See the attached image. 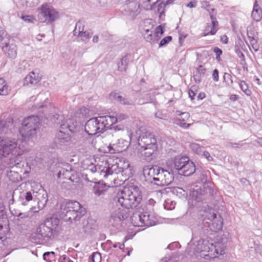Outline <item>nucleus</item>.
<instances>
[{
	"mask_svg": "<svg viewBox=\"0 0 262 262\" xmlns=\"http://www.w3.org/2000/svg\"><path fill=\"white\" fill-rule=\"evenodd\" d=\"M60 221L57 217L46 219L32 231L30 238L34 243L50 246L59 235Z\"/></svg>",
	"mask_w": 262,
	"mask_h": 262,
	"instance_id": "nucleus-1",
	"label": "nucleus"
},
{
	"mask_svg": "<svg viewBox=\"0 0 262 262\" xmlns=\"http://www.w3.org/2000/svg\"><path fill=\"white\" fill-rule=\"evenodd\" d=\"M90 167L92 172H98L104 178H107L109 176L114 173H120L124 177L125 181L133 176V167L128 161L125 159L114 160L110 158L100 161L97 165H90Z\"/></svg>",
	"mask_w": 262,
	"mask_h": 262,
	"instance_id": "nucleus-2",
	"label": "nucleus"
},
{
	"mask_svg": "<svg viewBox=\"0 0 262 262\" xmlns=\"http://www.w3.org/2000/svg\"><path fill=\"white\" fill-rule=\"evenodd\" d=\"M203 206L197 212L196 222L199 232L201 234L208 236L211 232H217L223 228V222L216 220L214 209L208 205V203H203Z\"/></svg>",
	"mask_w": 262,
	"mask_h": 262,
	"instance_id": "nucleus-3",
	"label": "nucleus"
},
{
	"mask_svg": "<svg viewBox=\"0 0 262 262\" xmlns=\"http://www.w3.org/2000/svg\"><path fill=\"white\" fill-rule=\"evenodd\" d=\"M207 173L208 172L204 170L202 167L198 166L193 174L199 183L204 184L203 187L191 192L192 199L197 202L209 203L212 201L216 194V191L213 189L211 185L207 183L208 181Z\"/></svg>",
	"mask_w": 262,
	"mask_h": 262,
	"instance_id": "nucleus-4",
	"label": "nucleus"
},
{
	"mask_svg": "<svg viewBox=\"0 0 262 262\" xmlns=\"http://www.w3.org/2000/svg\"><path fill=\"white\" fill-rule=\"evenodd\" d=\"M116 197L118 203L126 209L136 207L142 198L137 186H132L130 188L124 187L118 192Z\"/></svg>",
	"mask_w": 262,
	"mask_h": 262,
	"instance_id": "nucleus-5",
	"label": "nucleus"
},
{
	"mask_svg": "<svg viewBox=\"0 0 262 262\" xmlns=\"http://www.w3.org/2000/svg\"><path fill=\"white\" fill-rule=\"evenodd\" d=\"M60 217L66 222H77L86 213V209L76 201H69L60 205Z\"/></svg>",
	"mask_w": 262,
	"mask_h": 262,
	"instance_id": "nucleus-6",
	"label": "nucleus"
},
{
	"mask_svg": "<svg viewBox=\"0 0 262 262\" xmlns=\"http://www.w3.org/2000/svg\"><path fill=\"white\" fill-rule=\"evenodd\" d=\"M153 208L150 205H145L140 210L135 211L130 217V221L135 227H150L154 226L157 219L152 213Z\"/></svg>",
	"mask_w": 262,
	"mask_h": 262,
	"instance_id": "nucleus-7",
	"label": "nucleus"
},
{
	"mask_svg": "<svg viewBox=\"0 0 262 262\" xmlns=\"http://www.w3.org/2000/svg\"><path fill=\"white\" fill-rule=\"evenodd\" d=\"M24 151L18 146L17 140L8 137H0V158H14L16 161H19L18 157Z\"/></svg>",
	"mask_w": 262,
	"mask_h": 262,
	"instance_id": "nucleus-8",
	"label": "nucleus"
},
{
	"mask_svg": "<svg viewBox=\"0 0 262 262\" xmlns=\"http://www.w3.org/2000/svg\"><path fill=\"white\" fill-rule=\"evenodd\" d=\"M108 127L105 116H100L88 120L84 125V131L95 136L97 134L104 132Z\"/></svg>",
	"mask_w": 262,
	"mask_h": 262,
	"instance_id": "nucleus-9",
	"label": "nucleus"
},
{
	"mask_svg": "<svg viewBox=\"0 0 262 262\" xmlns=\"http://www.w3.org/2000/svg\"><path fill=\"white\" fill-rule=\"evenodd\" d=\"M39 124V118L37 116H29L23 121L22 125L19 129V134L25 139L32 137L36 134Z\"/></svg>",
	"mask_w": 262,
	"mask_h": 262,
	"instance_id": "nucleus-10",
	"label": "nucleus"
},
{
	"mask_svg": "<svg viewBox=\"0 0 262 262\" xmlns=\"http://www.w3.org/2000/svg\"><path fill=\"white\" fill-rule=\"evenodd\" d=\"M40 9L38 19L41 23L51 24L59 18V12L47 3L42 4Z\"/></svg>",
	"mask_w": 262,
	"mask_h": 262,
	"instance_id": "nucleus-11",
	"label": "nucleus"
},
{
	"mask_svg": "<svg viewBox=\"0 0 262 262\" xmlns=\"http://www.w3.org/2000/svg\"><path fill=\"white\" fill-rule=\"evenodd\" d=\"M128 210L118 208L111 213L109 223L114 228L120 230L123 227V221L128 217Z\"/></svg>",
	"mask_w": 262,
	"mask_h": 262,
	"instance_id": "nucleus-12",
	"label": "nucleus"
},
{
	"mask_svg": "<svg viewBox=\"0 0 262 262\" xmlns=\"http://www.w3.org/2000/svg\"><path fill=\"white\" fill-rule=\"evenodd\" d=\"M140 4L134 0H128L123 6V14L134 19L140 13Z\"/></svg>",
	"mask_w": 262,
	"mask_h": 262,
	"instance_id": "nucleus-13",
	"label": "nucleus"
},
{
	"mask_svg": "<svg viewBox=\"0 0 262 262\" xmlns=\"http://www.w3.org/2000/svg\"><path fill=\"white\" fill-rule=\"evenodd\" d=\"M200 239L197 241V245L195 247V251L197 253L209 252L212 251L215 248L212 243H210L208 240L204 239V237L206 236L201 234V232H199Z\"/></svg>",
	"mask_w": 262,
	"mask_h": 262,
	"instance_id": "nucleus-14",
	"label": "nucleus"
},
{
	"mask_svg": "<svg viewBox=\"0 0 262 262\" xmlns=\"http://www.w3.org/2000/svg\"><path fill=\"white\" fill-rule=\"evenodd\" d=\"M162 170V173L160 172L161 169L159 167L150 166H147L143 168V174L144 178V181L147 183L150 184L151 183L152 178L155 176H159L162 175L164 172L163 169Z\"/></svg>",
	"mask_w": 262,
	"mask_h": 262,
	"instance_id": "nucleus-15",
	"label": "nucleus"
},
{
	"mask_svg": "<svg viewBox=\"0 0 262 262\" xmlns=\"http://www.w3.org/2000/svg\"><path fill=\"white\" fill-rule=\"evenodd\" d=\"M138 144L142 147L157 145V140L155 135L151 133L146 132L142 133L138 139Z\"/></svg>",
	"mask_w": 262,
	"mask_h": 262,
	"instance_id": "nucleus-16",
	"label": "nucleus"
},
{
	"mask_svg": "<svg viewBox=\"0 0 262 262\" xmlns=\"http://www.w3.org/2000/svg\"><path fill=\"white\" fill-rule=\"evenodd\" d=\"M130 145V142L124 139L118 140L116 143L110 144L108 146V152L110 154L122 152L127 150Z\"/></svg>",
	"mask_w": 262,
	"mask_h": 262,
	"instance_id": "nucleus-17",
	"label": "nucleus"
},
{
	"mask_svg": "<svg viewBox=\"0 0 262 262\" xmlns=\"http://www.w3.org/2000/svg\"><path fill=\"white\" fill-rule=\"evenodd\" d=\"M216 13L215 14H210V18L211 20V23H207L205 27L203 36H206L209 35H215L217 31L219 25V22L216 17Z\"/></svg>",
	"mask_w": 262,
	"mask_h": 262,
	"instance_id": "nucleus-18",
	"label": "nucleus"
},
{
	"mask_svg": "<svg viewBox=\"0 0 262 262\" xmlns=\"http://www.w3.org/2000/svg\"><path fill=\"white\" fill-rule=\"evenodd\" d=\"M189 157L180 155L176 156L171 159V167L172 170H176L179 174L180 170L186 165L189 160Z\"/></svg>",
	"mask_w": 262,
	"mask_h": 262,
	"instance_id": "nucleus-19",
	"label": "nucleus"
},
{
	"mask_svg": "<svg viewBox=\"0 0 262 262\" xmlns=\"http://www.w3.org/2000/svg\"><path fill=\"white\" fill-rule=\"evenodd\" d=\"M82 231L86 235H92L97 230V224L96 221L91 217L83 220Z\"/></svg>",
	"mask_w": 262,
	"mask_h": 262,
	"instance_id": "nucleus-20",
	"label": "nucleus"
},
{
	"mask_svg": "<svg viewBox=\"0 0 262 262\" xmlns=\"http://www.w3.org/2000/svg\"><path fill=\"white\" fill-rule=\"evenodd\" d=\"M94 137L92 134H91L84 130L79 134L78 140V144L85 148L89 147L90 145L93 144L95 139Z\"/></svg>",
	"mask_w": 262,
	"mask_h": 262,
	"instance_id": "nucleus-21",
	"label": "nucleus"
},
{
	"mask_svg": "<svg viewBox=\"0 0 262 262\" xmlns=\"http://www.w3.org/2000/svg\"><path fill=\"white\" fill-rule=\"evenodd\" d=\"M110 186L104 183L103 181L94 182L92 191L96 196L103 195L107 191Z\"/></svg>",
	"mask_w": 262,
	"mask_h": 262,
	"instance_id": "nucleus-22",
	"label": "nucleus"
},
{
	"mask_svg": "<svg viewBox=\"0 0 262 262\" xmlns=\"http://www.w3.org/2000/svg\"><path fill=\"white\" fill-rule=\"evenodd\" d=\"M18 164V161L14 160V158H0V174H3L5 169L12 168Z\"/></svg>",
	"mask_w": 262,
	"mask_h": 262,
	"instance_id": "nucleus-23",
	"label": "nucleus"
},
{
	"mask_svg": "<svg viewBox=\"0 0 262 262\" xmlns=\"http://www.w3.org/2000/svg\"><path fill=\"white\" fill-rule=\"evenodd\" d=\"M197 166L189 159L185 166L180 170L179 175L189 177L194 174Z\"/></svg>",
	"mask_w": 262,
	"mask_h": 262,
	"instance_id": "nucleus-24",
	"label": "nucleus"
},
{
	"mask_svg": "<svg viewBox=\"0 0 262 262\" xmlns=\"http://www.w3.org/2000/svg\"><path fill=\"white\" fill-rule=\"evenodd\" d=\"M71 141V136L61 130L59 132L55 138V142L61 146L69 145Z\"/></svg>",
	"mask_w": 262,
	"mask_h": 262,
	"instance_id": "nucleus-25",
	"label": "nucleus"
},
{
	"mask_svg": "<svg viewBox=\"0 0 262 262\" xmlns=\"http://www.w3.org/2000/svg\"><path fill=\"white\" fill-rule=\"evenodd\" d=\"M141 152L142 156L144 157L145 160L150 161L155 157V152L157 151V145H151L150 146L144 147L141 148Z\"/></svg>",
	"mask_w": 262,
	"mask_h": 262,
	"instance_id": "nucleus-26",
	"label": "nucleus"
},
{
	"mask_svg": "<svg viewBox=\"0 0 262 262\" xmlns=\"http://www.w3.org/2000/svg\"><path fill=\"white\" fill-rule=\"evenodd\" d=\"M5 46L2 47V50L5 54L9 58H14L17 55V47L14 43H10L4 41Z\"/></svg>",
	"mask_w": 262,
	"mask_h": 262,
	"instance_id": "nucleus-27",
	"label": "nucleus"
},
{
	"mask_svg": "<svg viewBox=\"0 0 262 262\" xmlns=\"http://www.w3.org/2000/svg\"><path fill=\"white\" fill-rule=\"evenodd\" d=\"M108 97L110 99L115 100L123 105H129L131 104L129 100L123 97L121 95L120 92L116 91H113L109 94Z\"/></svg>",
	"mask_w": 262,
	"mask_h": 262,
	"instance_id": "nucleus-28",
	"label": "nucleus"
},
{
	"mask_svg": "<svg viewBox=\"0 0 262 262\" xmlns=\"http://www.w3.org/2000/svg\"><path fill=\"white\" fill-rule=\"evenodd\" d=\"M165 4H164V2L158 3V1H157L156 2L154 3L152 5L149 6V7L147 5L146 8H145V10H155L159 13V16L161 17L163 15H165Z\"/></svg>",
	"mask_w": 262,
	"mask_h": 262,
	"instance_id": "nucleus-29",
	"label": "nucleus"
},
{
	"mask_svg": "<svg viewBox=\"0 0 262 262\" xmlns=\"http://www.w3.org/2000/svg\"><path fill=\"white\" fill-rule=\"evenodd\" d=\"M105 118L107 120V125L108 127L118 122L121 121L127 118V116L124 114H117L116 117L111 116L109 115H106Z\"/></svg>",
	"mask_w": 262,
	"mask_h": 262,
	"instance_id": "nucleus-30",
	"label": "nucleus"
},
{
	"mask_svg": "<svg viewBox=\"0 0 262 262\" xmlns=\"http://www.w3.org/2000/svg\"><path fill=\"white\" fill-rule=\"evenodd\" d=\"M41 78L38 74H36L34 72H30L24 79V85H34L39 82Z\"/></svg>",
	"mask_w": 262,
	"mask_h": 262,
	"instance_id": "nucleus-31",
	"label": "nucleus"
},
{
	"mask_svg": "<svg viewBox=\"0 0 262 262\" xmlns=\"http://www.w3.org/2000/svg\"><path fill=\"white\" fill-rule=\"evenodd\" d=\"M10 232L9 223L6 221L0 223V239L2 241H5L7 238Z\"/></svg>",
	"mask_w": 262,
	"mask_h": 262,
	"instance_id": "nucleus-32",
	"label": "nucleus"
},
{
	"mask_svg": "<svg viewBox=\"0 0 262 262\" xmlns=\"http://www.w3.org/2000/svg\"><path fill=\"white\" fill-rule=\"evenodd\" d=\"M251 17L256 21H260L262 18V10L258 4L257 0H255L254 3Z\"/></svg>",
	"mask_w": 262,
	"mask_h": 262,
	"instance_id": "nucleus-33",
	"label": "nucleus"
},
{
	"mask_svg": "<svg viewBox=\"0 0 262 262\" xmlns=\"http://www.w3.org/2000/svg\"><path fill=\"white\" fill-rule=\"evenodd\" d=\"M130 55L127 54L123 56L121 59L120 61L117 63V70L120 72H126L128 68L129 63V58Z\"/></svg>",
	"mask_w": 262,
	"mask_h": 262,
	"instance_id": "nucleus-34",
	"label": "nucleus"
},
{
	"mask_svg": "<svg viewBox=\"0 0 262 262\" xmlns=\"http://www.w3.org/2000/svg\"><path fill=\"white\" fill-rule=\"evenodd\" d=\"M19 199L21 202V204L23 205H27L28 203L30 201L34 200L36 201V199L33 197L32 194L30 191H27L22 193Z\"/></svg>",
	"mask_w": 262,
	"mask_h": 262,
	"instance_id": "nucleus-35",
	"label": "nucleus"
},
{
	"mask_svg": "<svg viewBox=\"0 0 262 262\" xmlns=\"http://www.w3.org/2000/svg\"><path fill=\"white\" fill-rule=\"evenodd\" d=\"M7 177L12 183H17L21 179V176L18 172L12 171L11 170H8L7 171Z\"/></svg>",
	"mask_w": 262,
	"mask_h": 262,
	"instance_id": "nucleus-36",
	"label": "nucleus"
},
{
	"mask_svg": "<svg viewBox=\"0 0 262 262\" xmlns=\"http://www.w3.org/2000/svg\"><path fill=\"white\" fill-rule=\"evenodd\" d=\"M10 91V86L3 78H0V95L6 96Z\"/></svg>",
	"mask_w": 262,
	"mask_h": 262,
	"instance_id": "nucleus-37",
	"label": "nucleus"
},
{
	"mask_svg": "<svg viewBox=\"0 0 262 262\" xmlns=\"http://www.w3.org/2000/svg\"><path fill=\"white\" fill-rule=\"evenodd\" d=\"M62 129H68L71 133H74L77 130V122H74L72 119L67 121L66 123L61 125Z\"/></svg>",
	"mask_w": 262,
	"mask_h": 262,
	"instance_id": "nucleus-38",
	"label": "nucleus"
},
{
	"mask_svg": "<svg viewBox=\"0 0 262 262\" xmlns=\"http://www.w3.org/2000/svg\"><path fill=\"white\" fill-rule=\"evenodd\" d=\"M71 170H72V169L71 167H70V170L65 169V168L61 169L59 171V172L58 173V178H62V179H68V180L71 181V182L72 183H73L74 180L71 179V174H70Z\"/></svg>",
	"mask_w": 262,
	"mask_h": 262,
	"instance_id": "nucleus-39",
	"label": "nucleus"
},
{
	"mask_svg": "<svg viewBox=\"0 0 262 262\" xmlns=\"http://www.w3.org/2000/svg\"><path fill=\"white\" fill-rule=\"evenodd\" d=\"M173 123L176 124L179 126H180L181 127L186 129L189 127L191 124L190 123H186L185 121H186V120H184V119L183 117H181L180 118H176L173 120Z\"/></svg>",
	"mask_w": 262,
	"mask_h": 262,
	"instance_id": "nucleus-40",
	"label": "nucleus"
},
{
	"mask_svg": "<svg viewBox=\"0 0 262 262\" xmlns=\"http://www.w3.org/2000/svg\"><path fill=\"white\" fill-rule=\"evenodd\" d=\"M239 85L241 90L248 96L251 95V91L248 88V84L244 80H239Z\"/></svg>",
	"mask_w": 262,
	"mask_h": 262,
	"instance_id": "nucleus-41",
	"label": "nucleus"
},
{
	"mask_svg": "<svg viewBox=\"0 0 262 262\" xmlns=\"http://www.w3.org/2000/svg\"><path fill=\"white\" fill-rule=\"evenodd\" d=\"M190 147L195 154L199 155H202L203 150L205 149L204 146L195 143H192L190 145Z\"/></svg>",
	"mask_w": 262,
	"mask_h": 262,
	"instance_id": "nucleus-42",
	"label": "nucleus"
},
{
	"mask_svg": "<svg viewBox=\"0 0 262 262\" xmlns=\"http://www.w3.org/2000/svg\"><path fill=\"white\" fill-rule=\"evenodd\" d=\"M76 36L78 38H80L81 40L84 42L88 41L91 37V35L87 31H83L80 32V33L77 34Z\"/></svg>",
	"mask_w": 262,
	"mask_h": 262,
	"instance_id": "nucleus-43",
	"label": "nucleus"
},
{
	"mask_svg": "<svg viewBox=\"0 0 262 262\" xmlns=\"http://www.w3.org/2000/svg\"><path fill=\"white\" fill-rule=\"evenodd\" d=\"M143 37L146 41L150 42L151 44L153 43L154 34L152 31L146 29L143 33Z\"/></svg>",
	"mask_w": 262,
	"mask_h": 262,
	"instance_id": "nucleus-44",
	"label": "nucleus"
},
{
	"mask_svg": "<svg viewBox=\"0 0 262 262\" xmlns=\"http://www.w3.org/2000/svg\"><path fill=\"white\" fill-rule=\"evenodd\" d=\"M84 31V26L83 23L79 21L76 24L75 29L73 31V34L76 36L77 34L80 33V32Z\"/></svg>",
	"mask_w": 262,
	"mask_h": 262,
	"instance_id": "nucleus-45",
	"label": "nucleus"
},
{
	"mask_svg": "<svg viewBox=\"0 0 262 262\" xmlns=\"http://www.w3.org/2000/svg\"><path fill=\"white\" fill-rule=\"evenodd\" d=\"M10 122H7L5 120H0V134H6L7 133V129L9 127Z\"/></svg>",
	"mask_w": 262,
	"mask_h": 262,
	"instance_id": "nucleus-46",
	"label": "nucleus"
},
{
	"mask_svg": "<svg viewBox=\"0 0 262 262\" xmlns=\"http://www.w3.org/2000/svg\"><path fill=\"white\" fill-rule=\"evenodd\" d=\"M43 258L45 260L50 262L55 259V253L53 251L46 252L43 254Z\"/></svg>",
	"mask_w": 262,
	"mask_h": 262,
	"instance_id": "nucleus-47",
	"label": "nucleus"
},
{
	"mask_svg": "<svg viewBox=\"0 0 262 262\" xmlns=\"http://www.w3.org/2000/svg\"><path fill=\"white\" fill-rule=\"evenodd\" d=\"M172 39V36H167L164 37L159 43V47L161 48L166 46Z\"/></svg>",
	"mask_w": 262,
	"mask_h": 262,
	"instance_id": "nucleus-48",
	"label": "nucleus"
},
{
	"mask_svg": "<svg viewBox=\"0 0 262 262\" xmlns=\"http://www.w3.org/2000/svg\"><path fill=\"white\" fill-rule=\"evenodd\" d=\"M92 262H101V255L99 252H94L90 256Z\"/></svg>",
	"mask_w": 262,
	"mask_h": 262,
	"instance_id": "nucleus-49",
	"label": "nucleus"
},
{
	"mask_svg": "<svg viewBox=\"0 0 262 262\" xmlns=\"http://www.w3.org/2000/svg\"><path fill=\"white\" fill-rule=\"evenodd\" d=\"M223 78L224 81L228 86H231L233 84V80L230 74L225 73Z\"/></svg>",
	"mask_w": 262,
	"mask_h": 262,
	"instance_id": "nucleus-50",
	"label": "nucleus"
},
{
	"mask_svg": "<svg viewBox=\"0 0 262 262\" xmlns=\"http://www.w3.org/2000/svg\"><path fill=\"white\" fill-rule=\"evenodd\" d=\"M125 125L122 123L118 124L116 125H112L110 127L107 128V129H110L111 130H114L115 132H119V131H123L125 129Z\"/></svg>",
	"mask_w": 262,
	"mask_h": 262,
	"instance_id": "nucleus-51",
	"label": "nucleus"
},
{
	"mask_svg": "<svg viewBox=\"0 0 262 262\" xmlns=\"http://www.w3.org/2000/svg\"><path fill=\"white\" fill-rule=\"evenodd\" d=\"M144 99L149 103L155 104L157 102L155 95L150 93L145 94Z\"/></svg>",
	"mask_w": 262,
	"mask_h": 262,
	"instance_id": "nucleus-52",
	"label": "nucleus"
},
{
	"mask_svg": "<svg viewBox=\"0 0 262 262\" xmlns=\"http://www.w3.org/2000/svg\"><path fill=\"white\" fill-rule=\"evenodd\" d=\"M48 200V198H47V197L42 196V200H39V201H38L37 204L38 209L40 210L42 209L46 206Z\"/></svg>",
	"mask_w": 262,
	"mask_h": 262,
	"instance_id": "nucleus-53",
	"label": "nucleus"
},
{
	"mask_svg": "<svg viewBox=\"0 0 262 262\" xmlns=\"http://www.w3.org/2000/svg\"><path fill=\"white\" fill-rule=\"evenodd\" d=\"M213 52L215 53V58L218 61L221 60V55L223 54L222 50L217 47H215L213 49Z\"/></svg>",
	"mask_w": 262,
	"mask_h": 262,
	"instance_id": "nucleus-54",
	"label": "nucleus"
},
{
	"mask_svg": "<svg viewBox=\"0 0 262 262\" xmlns=\"http://www.w3.org/2000/svg\"><path fill=\"white\" fill-rule=\"evenodd\" d=\"M21 18L25 21L28 23H34L36 20L35 17L33 15H22Z\"/></svg>",
	"mask_w": 262,
	"mask_h": 262,
	"instance_id": "nucleus-55",
	"label": "nucleus"
},
{
	"mask_svg": "<svg viewBox=\"0 0 262 262\" xmlns=\"http://www.w3.org/2000/svg\"><path fill=\"white\" fill-rule=\"evenodd\" d=\"M113 243L110 240H107L105 243L101 244L102 247L105 250L108 251L112 247Z\"/></svg>",
	"mask_w": 262,
	"mask_h": 262,
	"instance_id": "nucleus-56",
	"label": "nucleus"
},
{
	"mask_svg": "<svg viewBox=\"0 0 262 262\" xmlns=\"http://www.w3.org/2000/svg\"><path fill=\"white\" fill-rule=\"evenodd\" d=\"M204 158H206L208 161H213V158L210 155L208 151L203 150L202 155H201Z\"/></svg>",
	"mask_w": 262,
	"mask_h": 262,
	"instance_id": "nucleus-57",
	"label": "nucleus"
},
{
	"mask_svg": "<svg viewBox=\"0 0 262 262\" xmlns=\"http://www.w3.org/2000/svg\"><path fill=\"white\" fill-rule=\"evenodd\" d=\"M235 52L237 55L238 58L241 59L245 58V55L242 52L239 47L237 45L235 46Z\"/></svg>",
	"mask_w": 262,
	"mask_h": 262,
	"instance_id": "nucleus-58",
	"label": "nucleus"
},
{
	"mask_svg": "<svg viewBox=\"0 0 262 262\" xmlns=\"http://www.w3.org/2000/svg\"><path fill=\"white\" fill-rule=\"evenodd\" d=\"M7 33L2 28L0 27V42L7 39Z\"/></svg>",
	"mask_w": 262,
	"mask_h": 262,
	"instance_id": "nucleus-59",
	"label": "nucleus"
},
{
	"mask_svg": "<svg viewBox=\"0 0 262 262\" xmlns=\"http://www.w3.org/2000/svg\"><path fill=\"white\" fill-rule=\"evenodd\" d=\"M206 72V69L204 68L202 65H199V67L196 68V72L199 74H201L202 76H204L205 73Z\"/></svg>",
	"mask_w": 262,
	"mask_h": 262,
	"instance_id": "nucleus-60",
	"label": "nucleus"
},
{
	"mask_svg": "<svg viewBox=\"0 0 262 262\" xmlns=\"http://www.w3.org/2000/svg\"><path fill=\"white\" fill-rule=\"evenodd\" d=\"M202 77L203 76L197 72L194 73L193 76V79L196 83H200L201 82Z\"/></svg>",
	"mask_w": 262,
	"mask_h": 262,
	"instance_id": "nucleus-61",
	"label": "nucleus"
},
{
	"mask_svg": "<svg viewBox=\"0 0 262 262\" xmlns=\"http://www.w3.org/2000/svg\"><path fill=\"white\" fill-rule=\"evenodd\" d=\"M179 43L181 46H182L184 39L187 37V35L183 34L181 32H179Z\"/></svg>",
	"mask_w": 262,
	"mask_h": 262,
	"instance_id": "nucleus-62",
	"label": "nucleus"
},
{
	"mask_svg": "<svg viewBox=\"0 0 262 262\" xmlns=\"http://www.w3.org/2000/svg\"><path fill=\"white\" fill-rule=\"evenodd\" d=\"M212 78L215 82H217L219 80V71L217 69H214L212 73Z\"/></svg>",
	"mask_w": 262,
	"mask_h": 262,
	"instance_id": "nucleus-63",
	"label": "nucleus"
},
{
	"mask_svg": "<svg viewBox=\"0 0 262 262\" xmlns=\"http://www.w3.org/2000/svg\"><path fill=\"white\" fill-rule=\"evenodd\" d=\"M155 116L157 118L160 119L165 120L166 118V115L163 114L161 111H158L155 114Z\"/></svg>",
	"mask_w": 262,
	"mask_h": 262,
	"instance_id": "nucleus-64",
	"label": "nucleus"
}]
</instances>
